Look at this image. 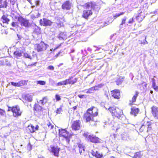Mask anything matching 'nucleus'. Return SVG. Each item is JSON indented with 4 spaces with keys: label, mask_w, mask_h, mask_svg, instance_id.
Listing matches in <instances>:
<instances>
[{
    "label": "nucleus",
    "mask_w": 158,
    "mask_h": 158,
    "mask_svg": "<svg viewBox=\"0 0 158 158\" xmlns=\"http://www.w3.org/2000/svg\"><path fill=\"white\" fill-rule=\"evenodd\" d=\"M91 154L93 156H95L96 155V152H95L94 151H92L91 152Z\"/></svg>",
    "instance_id": "obj_56"
},
{
    "label": "nucleus",
    "mask_w": 158,
    "mask_h": 158,
    "mask_svg": "<svg viewBox=\"0 0 158 158\" xmlns=\"http://www.w3.org/2000/svg\"><path fill=\"white\" fill-rule=\"evenodd\" d=\"M62 8L63 9H66V10H69L71 8V6L70 4L69 1H66L64 3L62 6Z\"/></svg>",
    "instance_id": "obj_20"
},
{
    "label": "nucleus",
    "mask_w": 158,
    "mask_h": 158,
    "mask_svg": "<svg viewBox=\"0 0 158 158\" xmlns=\"http://www.w3.org/2000/svg\"><path fill=\"white\" fill-rule=\"evenodd\" d=\"M119 126H118L117 127V131H118V129L119 128H120L121 127H122V125H121L120 124H119Z\"/></svg>",
    "instance_id": "obj_59"
},
{
    "label": "nucleus",
    "mask_w": 158,
    "mask_h": 158,
    "mask_svg": "<svg viewBox=\"0 0 158 158\" xmlns=\"http://www.w3.org/2000/svg\"><path fill=\"white\" fill-rule=\"evenodd\" d=\"M19 84L20 86L25 85H26L27 83V81H19Z\"/></svg>",
    "instance_id": "obj_36"
},
{
    "label": "nucleus",
    "mask_w": 158,
    "mask_h": 158,
    "mask_svg": "<svg viewBox=\"0 0 158 158\" xmlns=\"http://www.w3.org/2000/svg\"><path fill=\"white\" fill-rule=\"evenodd\" d=\"M50 148H51L50 150L53 153L54 155L55 156H58L60 148H58L57 146L54 145L51 146Z\"/></svg>",
    "instance_id": "obj_13"
},
{
    "label": "nucleus",
    "mask_w": 158,
    "mask_h": 158,
    "mask_svg": "<svg viewBox=\"0 0 158 158\" xmlns=\"http://www.w3.org/2000/svg\"><path fill=\"white\" fill-rule=\"evenodd\" d=\"M108 110L111 113L113 116H114L119 119H121L122 123L124 124H127L128 123L127 119L126 118L123 114L122 110L118 107L114 106L110 107Z\"/></svg>",
    "instance_id": "obj_1"
},
{
    "label": "nucleus",
    "mask_w": 158,
    "mask_h": 158,
    "mask_svg": "<svg viewBox=\"0 0 158 158\" xmlns=\"http://www.w3.org/2000/svg\"><path fill=\"white\" fill-rule=\"evenodd\" d=\"M131 114L135 116H136L139 112V109L136 107H133L131 108Z\"/></svg>",
    "instance_id": "obj_23"
},
{
    "label": "nucleus",
    "mask_w": 158,
    "mask_h": 158,
    "mask_svg": "<svg viewBox=\"0 0 158 158\" xmlns=\"http://www.w3.org/2000/svg\"><path fill=\"white\" fill-rule=\"evenodd\" d=\"M95 156L97 158H101L102 157V155H101L96 151V155Z\"/></svg>",
    "instance_id": "obj_45"
},
{
    "label": "nucleus",
    "mask_w": 158,
    "mask_h": 158,
    "mask_svg": "<svg viewBox=\"0 0 158 158\" xmlns=\"http://www.w3.org/2000/svg\"><path fill=\"white\" fill-rule=\"evenodd\" d=\"M5 113V111L0 108V115H3Z\"/></svg>",
    "instance_id": "obj_48"
},
{
    "label": "nucleus",
    "mask_w": 158,
    "mask_h": 158,
    "mask_svg": "<svg viewBox=\"0 0 158 158\" xmlns=\"http://www.w3.org/2000/svg\"><path fill=\"white\" fill-rule=\"evenodd\" d=\"M102 87L101 85H97L92 87L89 89L90 94L93 93L94 91H97L99 90Z\"/></svg>",
    "instance_id": "obj_17"
},
{
    "label": "nucleus",
    "mask_w": 158,
    "mask_h": 158,
    "mask_svg": "<svg viewBox=\"0 0 158 158\" xmlns=\"http://www.w3.org/2000/svg\"><path fill=\"white\" fill-rule=\"evenodd\" d=\"M47 102V98L46 97H44L42 99L40 100L39 102H38L42 105L45 104Z\"/></svg>",
    "instance_id": "obj_28"
},
{
    "label": "nucleus",
    "mask_w": 158,
    "mask_h": 158,
    "mask_svg": "<svg viewBox=\"0 0 158 158\" xmlns=\"http://www.w3.org/2000/svg\"><path fill=\"white\" fill-rule=\"evenodd\" d=\"M84 7L86 9H88V10H84L83 11L82 16L85 19H87L89 16L92 14V12L91 11L92 9L95 10H99V8L97 5L91 2L86 3L84 5Z\"/></svg>",
    "instance_id": "obj_3"
},
{
    "label": "nucleus",
    "mask_w": 158,
    "mask_h": 158,
    "mask_svg": "<svg viewBox=\"0 0 158 158\" xmlns=\"http://www.w3.org/2000/svg\"><path fill=\"white\" fill-rule=\"evenodd\" d=\"M47 125L48 126V128L50 130L52 129L54 127L53 125L49 123H48L47 124Z\"/></svg>",
    "instance_id": "obj_41"
},
{
    "label": "nucleus",
    "mask_w": 158,
    "mask_h": 158,
    "mask_svg": "<svg viewBox=\"0 0 158 158\" xmlns=\"http://www.w3.org/2000/svg\"><path fill=\"white\" fill-rule=\"evenodd\" d=\"M16 86L19 87V82L16 83Z\"/></svg>",
    "instance_id": "obj_63"
},
{
    "label": "nucleus",
    "mask_w": 158,
    "mask_h": 158,
    "mask_svg": "<svg viewBox=\"0 0 158 158\" xmlns=\"http://www.w3.org/2000/svg\"><path fill=\"white\" fill-rule=\"evenodd\" d=\"M152 87L156 91L158 90V86L156 85V82L154 80H153L152 81Z\"/></svg>",
    "instance_id": "obj_34"
},
{
    "label": "nucleus",
    "mask_w": 158,
    "mask_h": 158,
    "mask_svg": "<svg viewBox=\"0 0 158 158\" xmlns=\"http://www.w3.org/2000/svg\"><path fill=\"white\" fill-rule=\"evenodd\" d=\"M60 136L64 137V140L65 141L67 144H69L70 141V135L65 129H59V130Z\"/></svg>",
    "instance_id": "obj_4"
},
{
    "label": "nucleus",
    "mask_w": 158,
    "mask_h": 158,
    "mask_svg": "<svg viewBox=\"0 0 158 158\" xmlns=\"http://www.w3.org/2000/svg\"><path fill=\"white\" fill-rule=\"evenodd\" d=\"M62 109L61 108H60L57 109L56 110V113L58 114H60L61 113V112H62Z\"/></svg>",
    "instance_id": "obj_44"
},
{
    "label": "nucleus",
    "mask_w": 158,
    "mask_h": 158,
    "mask_svg": "<svg viewBox=\"0 0 158 158\" xmlns=\"http://www.w3.org/2000/svg\"><path fill=\"white\" fill-rule=\"evenodd\" d=\"M37 84H40L42 85H44L45 84L46 82L44 81H37Z\"/></svg>",
    "instance_id": "obj_37"
},
{
    "label": "nucleus",
    "mask_w": 158,
    "mask_h": 158,
    "mask_svg": "<svg viewBox=\"0 0 158 158\" xmlns=\"http://www.w3.org/2000/svg\"><path fill=\"white\" fill-rule=\"evenodd\" d=\"M62 85H64V81L59 82L56 85L57 86H61Z\"/></svg>",
    "instance_id": "obj_46"
},
{
    "label": "nucleus",
    "mask_w": 158,
    "mask_h": 158,
    "mask_svg": "<svg viewBox=\"0 0 158 158\" xmlns=\"http://www.w3.org/2000/svg\"><path fill=\"white\" fill-rule=\"evenodd\" d=\"M60 40H64L66 39L67 36L65 33L64 32H60L57 37Z\"/></svg>",
    "instance_id": "obj_22"
},
{
    "label": "nucleus",
    "mask_w": 158,
    "mask_h": 158,
    "mask_svg": "<svg viewBox=\"0 0 158 158\" xmlns=\"http://www.w3.org/2000/svg\"><path fill=\"white\" fill-rule=\"evenodd\" d=\"M126 19L127 18L126 17H124L123 19H122V23L121 24H120V26L123 25V24L125 23Z\"/></svg>",
    "instance_id": "obj_39"
},
{
    "label": "nucleus",
    "mask_w": 158,
    "mask_h": 158,
    "mask_svg": "<svg viewBox=\"0 0 158 158\" xmlns=\"http://www.w3.org/2000/svg\"><path fill=\"white\" fill-rule=\"evenodd\" d=\"M7 4L6 0L2 2V0H0V8H6Z\"/></svg>",
    "instance_id": "obj_25"
},
{
    "label": "nucleus",
    "mask_w": 158,
    "mask_h": 158,
    "mask_svg": "<svg viewBox=\"0 0 158 158\" xmlns=\"http://www.w3.org/2000/svg\"><path fill=\"white\" fill-rule=\"evenodd\" d=\"M85 95H78V97L81 98H85Z\"/></svg>",
    "instance_id": "obj_53"
},
{
    "label": "nucleus",
    "mask_w": 158,
    "mask_h": 158,
    "mask_svg": "<svg viewBox=\"0 0 158 158\" xmlns=\"http://www.w3.org/2000/svg\"><path fill=\"white\" fill-rule=\"evenodd\" d=\"M119 123L118 122H115L114 123V124L113 125V127H112V129L113 130H116V131H117V127L119 126Z\"/></svg>",
    "instance_id": "obj_33"
},
{
    "label": "nucleus",
    "mask_w": 158,
    "mask_h": 158,
    "mask_svg": "<svg viewBox=\"0 0 158 158\" xmlns=\"http://www.w3.org/2000/svg\"><path fill=\"white\" fill-rule=\"evenodd\" d=\"M34 108L35 111V113L37 112L39 114H42L43 108L38 104H35Z\"/></svg>",
    "instance_id": "obj_16"
},
{
    "label": "nucleus",
    "mask_w": 158,
    "mask_h": 158,
    "mask_svg": "<svg viewBox=\"0 0 158 158\" xmlns=\"http://www.w3.org/2000/svg\"><path fill=\"white\" fill-rule=\"evenodd\" d=\"M27 130H29V132L31 133H33L35 131L34 127L32 125L29 126L27 127Z\"/></svg>",
    "instance_id": "obj_30"
},
{
    "label": "nucleus",
    "mask_w": 158,
    "mask_h": 158,
    "mask_svg": "<svg viewBox=\"0 0 158 158\" xmlns=\"http://www.w3.org/2000/svg\"><path fill=\"white\" fill-rule=\"evenodd\" d=\"M134 16L138 22H140L143 19L145 16L143 10L140 9L138 11L137 14L134 15Z\"/></svg>",
    "instance_id": "obj_8"
},
{
    "label": "nucleus",
    "mask_w": 158,
    "mask_h": 158,
    "mask_svg": "<svg viewBox=\"0 0 158 158\" xmlns=\"http://www.w3.org/2000/svg\"><path fill=\"white\" fill-rule=\"evenodd\" d=\"M62 44H60L58 46H57V47H56L54 49H53V48H52V49H50V51H51V52H51H54V51L58 49L61 46V45Z\"/></svg>",
    "instance_id": "obj_42"
},
{
    "label": "nucleus",
    "mask_w": 158,
    "mask_h": 158,
    "mask_svg": "<svg viewBox=\"0 0 158 158\" xmlns=\"http://www.w3.org/2000/svg\"><path fill=\"white\" fill-rule=\"evenodd\" d=\"M145 128H147V131L148 132L151 129L152 123L150 122H144L139 129L140 132H143Z\"/></svg>",
    "instance_id": "obj_7"
},
{
    "label": "nucleus",
    "mask_w": 158,
    "mask_h": 158,
    "mask_svg": "<svg viewBox=\"0 0 158 158\" xmlns=\"http://www.w3.org/2000/svg\"><path fill=\"white\" fill-rule=\"evenodd\" d=\"M17 35V36H18V38L19 39H21V36H20V35H19L18 34Z\"/></svg>",
    "instance_id": "obj_64"
},
{
    "label": "nucleus",
    "mask_w": 158,
    "mask_h": 158,
    "mask_svg": "<svg viewBox=\"0 0 158 158\" xmlns=\"http://www.w3.org/2000/svg\"><path fill=\"white\" fill-rule=\"evenodd\" d=\"M15 1L14 0H10V3L12 5H14L15 2Z\"/></svg>",
    "instance_id": "obj_58"
},
{
    "label": "nucleus",
    "mask_w": 158,
    "mask_h": 158,
    "mask_svg": "<svg viewBox=\"0 0 158 158\" xmlns=\"http://www.w3.org/2000/svg\"><path fill=\"white\" fill-rule=\"evenodd\" d=\"M146 38L145 37V40L144 41H143L142 44H148V42L146 40Z\"/></svg>",
    "instance_id": "obj_57"
},
{
    "label": "nucleus",
    "mask_w": 158,
    "mask_h": 158,
    "mask_svg": "<svg viewBox=\"0 0 158 158\" xmlns=\"http://www.w3.org/2000/svg\"><path fill=\"white\" fill-rule=\"evenodd\" d=\"M83 136L85 137L87 140L92 143H98L99 141V139L93 135H88L87 133H85L83 134Z\"/></svg>",
    "instance_id": "obj_5"
},
{
    "label": "nucleus",
    "mask_w": 158,
    "mask_h": 158,
    "mask_svg": "<svg viewBox=\"0 0 158 158\" xmlns=\"http://www.w3.org/2000/svg\"><path fill=\"white\" fill-rule=\"evenodd\" d=\"M122 138L124 140H127L129 139L128 134L126 132L123 133L122 135Z\"/></svg>",
    "instance_id": "obj_29"
},
{
    "label": "nucleus",
    "mask_w": 158,
    "mask_h": 158,
    "mask_svg": "<svg viewBox=\"0 0 158 158\" xmlns=\"http://www.w3.org/2000/svg\"><path fill=\"white\" fill-rule=\"evenodd\" d=\"M48 45L44 42H41L39 44H37L36 50L38 52L44 51L46 49Z\"/></svg>",
    "instance_id": "obj_10"
},
{
    "label": "nucleus",
    "mask_w": 158,
    "mask_h": 158,
    "mask_svg": "<svg viewBox=\"0 0 158 158\" xmlns=\"http://www.w3.org/2000/svg\"><path fill=\"white\" fill-rule=\"evenodd\" d=\"M81 127V123L79 120L74 121L72 125V129L74 130H78Z\"/></svg>",
    "instance_id": "obj_12"
},
{
    "label": "nucleus",
    "mask_w": 158,
    "mask_h": 158,
    "mask_svg": "<svg viewBox=\"0 0 158 158\" xmlns=\"http://www.w3.org/2000/svg\"><path fill=\"white\" fill-rule=\"evenodd\" d=\"M11 25L13 27H16L17 26V23L14 22H13L11 23Z\"/></svg>",
    "instance_id": "obj_55"
},
{
    "label": "nucleus",
    "mask_w": 158,
    "mask_h": 158,
    "mask_svg": "<svg viewBox=\"0 0 158 158\" xmlns=\"http://www.w3.org/2000/svg\"><path fill=\"white\" fill-rule=\"evenodd\" d=\"M11 84L15 86H16V83H15L14 82H11Z\"/></svg>",
    "instance_id": "obj_60"
},
{
    "label": "nucleus",
    "mask_w": 158,
    "mask_h": 158,
    "mask_svg": "<svg viewBox=\"0 0 158 158\" xmlns=\"http://www.w3.org/2000/svg\"><path fill=\"white\" fill-rule=\"evenodd\" d=\"M83 91L85 92L87 94H90V91L89 89L84 90Z\"/></svg>",
    "instance_id": "obj_54"
},
{
    "label": "nucleus",
    "mask_w": 158,
    "mask_h": 158,
    "mask_svg": "<svg viewBox=\"0 0 158 158\" xmlns=\"http://www.w3.org/2000/svg\"><path fill=\"white\" fill-rule=\"evenodd\" d=\"M78 147L74 149V150L76 153H77L78 151L79 150V152L81 155V153L85 151L84 146L82 144H78Z\"/></svg>",
    "instance_id": "obj_14"
},
{
    "label": "nucleus",
    "mask_w": 158,
    "mask_h": 158,
    "mask_svg": "<svg viewBox=\"0 0 158 158\" xmlns=\"http://www.w3.org/2000/svg\"><path fill=\"white\" fill-rule=\"evenodd\" d=\"M52 22L50 20L44 18L43 19H40V25L45 27L50 26L52 25Z\"/></svg>",
    "instance_id": "obj_9"
},
{
    "label": "nucleus",
    "mask_w": 158,
    "mask_h": 158,
    "mask_svg": "<svg viewBox=\"0 0 158 158\" xmlns=\"http://www.w3.org/2000/svg\"><path fill=\"white\" fill-rule=\"evenodd\" d=\"M3 23H6L7 24L10 21L8 17V16L6 15H3L2 17L0 20Z\"/></svg>",
    "instance_id": "obj_19"
},
{
    "label": "nucleus",
    "mask_w": 158,
    "mask_h": 158,
    "mask_svg": "<svg viewBox=\"0 0 158 158\" xmlns=\"http://www.w3.org/2000/svg\"><path fill=\"white\" fill-rule=\"evenodd\" d=\"M22 51H16L14 52V56L17 59H19L22 56Z\"/></svg>",
    "instance_id": "obj_21"
},
{
    "label": "nucleus",
    "mask_w": 158,
    "mask_h": 158,
    "mask_svg": "<svg viewBox=\"0 0 158 158\" xmlns=\"http://www.w3.org/2000/svg\"><path fill=\"white\" fill-rule=\"evenodd\" d=\"M32 145H31L30 144V143H29L28 144L27 146V149L29 150H31V149Z\"/></svg>",
    "instance_id": "obj_51"
},
{
    "label": "nucleus",
    "mask_w": 158,
    "mask_h": 158,
    "mask_svg": "<svg viewBox=\"0 0 158 158\" xmlns=\"http://www.w3.org/2000/svg\"><path fill=\"white\" fill-rule=\"evenodd\" d=\"M73 77H69V78H71L70 80H69V84H71L72 85L73 84H74L76 83L77 81V78H75L73 80H72V79Z\"/></svg>",
    "instance_id": "obj_32"
},
{
    "label": "nucleus",
    "mask_w": 158,
    "mask_h": 158,
    "mask_svg": "<svg viewBox=\"0 0 158 158\" xmlns=\"http://www.w3.org/2000/svg\"><path fill=\"white\" fill-rule=\"evenodd\" d=\"M112 96L114 98L118 99L120 98V93L119 90H115L112 91Z\"/></svg>",
    "instance_id": "obj_18"
},
{
    "label": "nucleus",
    "mask_w": 158,
    "mask_h": 158,
    "mask_svg": "<svg viewBox=\"0 0 158 158\" xmlns=\"http://www.w3.org/2000/svg\"><path fill=\"white\" fill-rule=\"evenodd\" d=\"M98 110L96 108L93 107L89 109L87 112L84 114V118L86 119L87 122L90 121L96 122L94 118L98 115Z\"/></svg>",
    "instance_id": "obj_2"
},
{
    "label": "nucleus",
    "mask_w": 158,
    "mask_h": 158,
    "mask_svg": "<svg viewBox=\"0 0 158 158\" xmlns=\"http://www.w3.org/2000/svg\"><path fill=\"white\" fill-rule=\"evenodd\" d=\"M134 22V20L133 18H131L129 20V21L128 22V23H132Z\"/></svg>",
    "instance_id": "obj_52"
},
{
    "label": "nucleus",
    "mask_w": 158,
    "mask_h": 158,
    "mask_svg": "<svg viewBox=\"0 0 158 158\" xmlns=\"http://www.w3.org/2000/svg\"><path fill=\"white\" fill-rule=\"evenodd\" d=\"M24 57L25 58H28L30 59H31V56L27 53H25L24 54Z\"/></svg>",
    "instance_id": "obj_38"
},
{
    "label": "nucleus",
    "mask_w": 158,
    "mask_h": 158,
    "mask_svg": "<svg viewBox=\"0 0 158 158\" xmlns=\"http://www.w3.org/2000/svg\"><path fill=\"white\" fill-rule=\"evenodd\" d=\"M49 81L50 82H54L53 80L51 78L49 79Z\"/></svg>",
    "instance_id": "obj_61"
},
{
    "label": "nucleus",
    "mask_w": 158,
    "mask_h": 158,
    "mask_svg": "<svg viewBox=\"0 0 158 158\" xmlns=\"http://www.w3.org/2000/svg\"><path fill=\"white\" fill-rule=\"evenodd\" d=\"M24 99L28 102H31L32 100V96L31 95L27 94L24 97Z\"/></svg>",
    "instance_id": "obj_26"
},
{
    "label": "nucleus",
    "mask_w": 158,
    "mask_h": 158,
    "mask_svg": "<svg viewBox=\"0 0 158 158\" xmlns=\"http://www.w3.org/2000/svg\"><path fill=\"white\" fill-rule=\"evenodd\" d=\"M55 98L56 101H59L61 100L60 96L58 94H56V95Z\"/></svg>",
    "instance_id": "obj_40"
},
{
    "label": "nucleus",
    "mask_w": 158,
    "mask_h": 158,
    "mask_svg": "<svg viewBox=\"0 0 158 158\" xmlns=\"http://www.w3.org/2000/svg\"><path fill=\"white\" fill-rule=\"evenodd\" d=\"M124 77H120L116 81V84L118 85H120L123 82Z\"/></svg>",
    "instance_id": "obj_27"
},
{
    "label": "nucleus",
    "mask_w": 158,
    "mask_h": 158,
    "mask_svg": "<svg viewBox=\"0 0 158 158\" xmlns=\"http://www.w3.org/2000/svg\"><path fill=\"white\" fill-rule=\"evenodd\" d=\"M13 108V106L12 107H9V109L8 111H10L11 110L12 111V108Z\"/></svg>",
    "instance_id": "obj_62"
},
{
    "label": "nucleus",
    "mask_w": 158,
    "mask_h": 158,
    "mask_svg": "<svg viewBox=\"0 0 158 158\" xmlns=\"http://www.w3.org/2000/svg\"><path fill=\"white\" fill-rule=\"evenodd\" d=\"M33 32L37 35L40 34L41 33L40 28L35 25L34 27Z\"/></svg>",
    "instance_id": "obj_24"
},
{
    "label": "nucleus",
    "mask_w": 158,
    "mask_h": 158,
    "mask_svg": "<svg viewBox=\"0 0 158 158\" xmlns=\"http://www.w3.org/2000/svg\"><path fill=\"white\" fill-rule=\"evenodd\" d=\"M71 78H69L67 79H66L65 81H64V85H66L68 84H69V80H70Z\"/></svg>",
    "instance_id": "obj_43"
},
{
    "label": "nucleus",
    "mask_w": 158,
    "mask_h": 158,
    "mask_svg": "<svg viewBox=\"0 0 158 158\" xmlns=\"http://www.w3.org/2000/svg\"><path fill=\"white\" fill-rule=\"evenodd\" d=\"M12 110L13 115L14 117H17L21 115L22 111L20 110L19 106H13V108H12Z\"/></svg>",
    "instance_id": "obj_6"
},
{
    "label": "nucleus",
    "mask_w": 158,
    "mask_h": 158,
    "mask_svg": "<svg viewBox=\"0 0 158 158\" xmlns=\"http://www.w3.org/2000/svg\"><path fill=\"white\" fill-rule=\"evenodd\" d=\"M139 93L137 91L136 92L135 94L133 96L131 101H130V102H131L132 103L134 102H135L137 97L138 96Z\"/></svg>",
    "instance_id": "obj_31"
},
{
    "label": "nucleus",
    "mask_w": 158,
    "mask_h": 158,
    "mask_svg": "<svg viewBox=\"0 0 158 158\" xmlns=\"http://www.w3.org/2000/svg\"><path fill=\"white\" fill-rule=\"evenodd\" d=\"M152 113L155 118L158 119V107L153 106L152 107Z\"/></svg>",
    "instance_id": "obj_15"
},
{
    "label": "nucleus",
    "mask_w": 158,
    "mask_h": 158,
    "mask_svg": "<svg viewBox=\"0 0 158 158\" xmlns=\"http://www.w3.org/2000/svg\"><path fill=\"white\" fill-rule=\"evenodd\" d=\"M18 21L20 23L22 26L27 27L29 26L30 25L29 21L21 16L18 17Z\"/></svg>",
    "instance_id": "obj_11"
},
{
    "label": "nucleus",
    "mask_w": 158,
    "mask_h": 158,
    "mask_svg": "<svg viewBox=\"0 0 158 158\" xmlns=\"http://www.w3.org/2000/svg\"><path fill=\"white\" fill-rule=\"evenodd\" d=\"M124 12H121L120 14H116L114 16V17H117L120 16V15H123L124 14Z\"/></svg>",
    "instance_id": "obj_47"
},
{
    "label": "nucleus",
    "mask_w": 158,
    "mask_h": 158,
    "mask_svg": "<svg viewBox=\"0 0 158 158\" xmlns=\"http://www.w3.org/2000/svg\"><path fill=\"white\" fill-rule=\"evenodd\" d=\"M142 156L141 152H138L135 153L133 157L134 158H140Z\"/></svg>",
    "instance_id": "obj_35"
},
{
    "label": "nucleus",
    "mask_w": 158,
    "mask_h": 158,
    "mask_svg": "<svg viewBox=\"0 0 158 158\" xmlns=\"http://www.w3.org/2000/svg\"><path fill=\"white\" fill-rule=\"evenodd\" d=\"M48 69L51 70H53L54 69V67L52 65L49 66L48 67Z\"/></svg>",
    "instance_id": "obj_49"
},
{
    "label": "nucleus",
    "mask_w": 158,
    "mask_h": 158,
    "mask_svg": "<svg viewBox=\"0 0 158 158\" xmlns=\"http://www.w3.org/2000/svg\"><path fill=\"white\" fill-rule=\"evenodd\" d=\"M63 25V24L61 22H60L57 23V26L59 27H61Z\"/></svg>",
    "instance_id": "obj_50"
}]
</instances>
